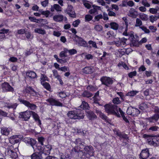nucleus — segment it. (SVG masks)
Listing matches in <instances>:
<instances>
[{"instance_id": "8fccbe9b", "label": "nucleus", "mask_w": 159, "mask_h": 159, "mask_svg": "<svg viewBox=\"0 0 159 159\" xmlns=\"http://www.w3.org/2000/svg\"><path fill=\"white\" fill-rule=\"evenodd\" d=\"M17 106V104L16 103H14L11 104L7 105L6 106L8 108H12L14 110L16 109Z\"/></svg>"}, {"instance_id": "cd10ccee", "label": "nucleus", "mask_w": 159, "mask_h": 159, "mask_svg": "<svg viewBox=\"0 0 159 159\" xmlns=\"http://www.w3.org/2000/svg\"><path fill=\"white\" fill-rule=\"evenodd\" d=\"M100 7L98 6H93V8L89 11L90 14H96L97 13V10L100 9Z\"/></svg>"}, {"instance_id": "6e6552de", "label": "nucleus", "mask_w": 159, "mask_h": 159, "mask_svg": "<svg viewBox=\"0 0 159 159\" xmlns=\"http://www.w3.org/2000/svg\"><path fill=\"white\" fill-rule=\"evenodd\" d=\"M46 101L49 103V105L51 106L59 107H62L63 106L62 103L53 98H49L47 99Z\"/></svg>"}, {"instance_id": "69168bd1", "label": "nucleus", "mask_w": 159, "mask_h": 159, "mask_svg": "<svg viewBox=\"0 0 159 159\" xmlns=\"http://www.w3.org/2000/svg\"><path fill=\"white\" fill-rule=\"evenodd\" d=\"M149 28L151 30V32L153 33L155 32L157 30L156 27L152 25L149 26Z\"/></svg>"}, {"instance_id": "aec40b11", "label": "nucleus", "mask_w": 159, "mask_h": 159, "mask_svg": "<svg viewBox=\"0 0 159 159\" xmlns=\"http://www.w3.org/2000/svg\"><path fill=\"white\" fill-rule=\"evenodd\" d=\"M63 19V16L61 14L55 15L53 16V20L57 22H60L62 21Z\"/></svg>"}, {"instance_id": "5701e85b", "label": "nucleus", "mask_w": 159, "mask_h": 159, "mask_svg": "<svg viewBox=\"0 0 159 159\" xmlns=\"http://www.w3.org/2000/svg\"><path fill=\"white\" fill-rule=\"evenodd\" d=\"M11 131V129L9 128L4 127L1 128V133L3 135H8Z\"/></svg>"}, {"instance_id": "bf43d9fd", "label": "nucleus", "mask_w": 159, "mask_h": 159, "mask_svg": "<svg viewBox=\"0 0 159 159\" xmlns=\"http://www.w3.org/2000/svg\"><path fill=\"white\" fill-rule=\"evenodd\" d=\"M67 13L71 17H75L76 16L74 10L67 12Z\"/></svg>"}, {"instance_id": "49530a36", "label": "nucleus", "mask_w": 159, "mask_h": 159, "mask_svg": "<svg viewBox=\"0 0 159 159\" xmlns=\"http://www.w3.org/2000/svg\"><path fill=\"white\" fill-rule=\"evenodd\" d=\"M142 4L144 6L147 7H150V4L148 2L147 0H142L141 2Z\"/></svg>"}, {"instance_id": "0eeeda50", "label": "nucleus", "mask_w": 159, "mask_h": 159, "mask_svg": "<svg viewBox=\"0 0 159 159\" xmlns=\"http://www.w3.org/2000/svg\"><path fill=\"white\" fill-rule=\"evenodd\" d=\"M84 154L87 157L93 155V147L90 146H85L84 149Z\"/></svg>"}, {"instance_id": "c03bdc74", "label": "nucleus", "mask_w": 159, "mask_h": 159, "mask_svg": "<svg viewBox=\"0 0 159 159\" xmlns=\"http://www.w3.org/2000/svg\"><path fill=\"white\" fill-rule=\"evenodd\" d=\"M102 26L99 25H96L94 27V29L97 31H101L102 30Z\"/></svg>"}, {"instance_id": "4c0bfd02", "label": "nucleus", "mask_w": 159, "mask_h": 159, "mask_svg": "<svg viewBox=\"0 0 159 159\" xmlns=\"http://www.w3.org/2000/svg\"><path fill=\"white\" fill-rule=\"evenodd\" d=\"M80 107L81 108L83 109H88L89 107L88 104L84 101L82 102Z\"/></svg>"}, {"instance_id": "f8f14e48", "label": "nucleus", "mask_w": 159, "mask_h": 159, "mask_svg": "<svg viewBox=\"0 0 159 159\" xmlns=\"http://www.w3.org/2000/svg\"><path fill=\"white\" fill-rule=\"evenodd\" d=\"M2 87L3 91L4 92H11L14 91V89L7 82H5L2 84Z\"/></svg>"}, {"instance_id": "72a5a7b5", "label": "nucleus", "mask_w": 159, "mask_h": 159, "mask_svg": "<svg viewBox=\"0 0 159 159\" xmlns=\"http://www.w3.org/2000/svg\"><path fill=\"white\" fill-rule=\"evenodd\" d=\"M34 32L35 33L44 34H46V31L40 28H36L34 30Z\"/></svg>"}, {"instance_id": "c9c22d12", "label": "nucleus", "mask_w": 159, "mask_h": 159, "mask_svg": "<svg viewBox=\"0 0 159 159\" xmlns=\"http://www.w3.org/2000/svg\"><path fill=\"white\" fill-rule=\"evenodd\" d=\"M118 109L119 110V112L120 113V115H121V116L123 119L126 122L129 123V121L127 118L124 115V113L123 111L121 110L120 108H119ZM120 117V116L119 117Z\"/></svg>"}, {"instance_id": "338daca9", "label": "nucleus", "mask_w": 159, "mask_h": 159, "mask_svg": "<svg viewBox=\"0 0 159 159\" xmlns=\"http://www.w3.org/2000/svg\"><path fill=\"white\" fill-rule=\"evenodd\" d=\"M158 128V127L157 126H152L150 127L149 130L152 131H157Z\"/></svg>"}, {"instance_id": "09e8293b", "label": "nucleus", "mask_w": 159, "mask_h": 159, "mask_svg": "<svg viewBox=\"0 0 159 159\" xmlns=\"http://www.w3.org/2000/svg\"><path fill=\"white\" fill-rule=\"evenodd\" d=\"M83 95L84 97L89 98L92 96V95L88 91H85L83 93Z\"/></svg>"}, {"instance_id": "6ab92c4d", "label": "nucleus", "mask_w": 159, "mask_h": 159, "mask_svg": "<svg viewBox=\"0 0 159 159\" xmlns=\"http://www.w3.org/2000/svg\"><path fill=\"white\" fill-rule=\"evenodd\" d=\"M55 10L59 12L61 11V7L58 4H54L53 6H52L50 8V10L51 11L53 12Z\"/></svg>"}, {"instance_id": "423d86ee", "label": "nucleus", "mask_w": 159, "mask_h": 159, "mask_svg": "<svg viewBox=\"0 0 159 159\" xmlns=\"http://www.w3.org/2000/svg\"><path fill=\"white\" fill-rule=\"evenodd\" d=\"M73 40L76 42V44L79 46L86 47L87 43L83 39L77 35H74Z\"/></svg>"}, {"instance_id": "a18cd8bd", "label": "nucleus", "mask_w": 159, "mask_h": 159, "mask_svg": "<svg viewBox=\"0 0 159 159\" xmlns=\"http://www.w3.org/2000/svg\"><path fill=\"white\" fill-rule=\"evenodd\" d=\"M52 73L53 76H54L55 78L57 79H59L60 76L58 74L57 71L56 70H52Z\"/></svg>"}, {"instance_id": "052dcab7", "label": "nucleus", "mask_w": 159, "mask_h": 159, "mask_svg": "<svg viewBox=\"0 0 159 159\" xmlns=\"http://www.w3.org/2000/svg\"><path fill=\"white\" fill-rule=\"evenodd\" d=\"M58 95L61 98H64L66 97V95L65 93L63 92H61L58 93Z\"/></svg>"}, {"instance_id": "dca6fc26", "label": "nucleus", "mask_w": 159, "mask_h": 159, "mask_svg": "<svg viewBox=\"0 0 159 159\" xmlns=\"http://www.w3.org/2000/svg\"><path fill=\"white\" fill-rule=\"evenodd\" d=\"M27 92L29 93L31 95L36 96L39 94L38 93L35 91L32 87H29L27 89Z\"/></svg>"}, {"instance_id": "4be33fe9", "label": "nucleus", "mask_w": 159, "mask_h": 159, "mask_svg": "<svg viewBox=\"0 0 159 159\" xmlns=\"http://www.w3.org/2000/svg\"><path fill=\"white\" fill-rule=\"evenodd\" d=\"M87 116L90 120H93L97 118L95 114L92 111H89L87 112Z\"/></svg>"}, {"instance_id": "4468645a", "label": "nucleus", "mask_w": 159, "mask_h": 159, "mask_svg": "<svg viewBox=\"0 0 159 159\" xmlns=\"http://www.w3.org/2000/svg\"><path fill=\"white\" fill-rule=\"evenodd\" d=\"M149 156V149L146 148L143 150L140 154V158L141 159H147Z\"/></svg>"}, {"instance_id": "f704fd0d", "label": "nucleus", "mask_w": 159, "mask_h": 159, "mask_svg": "<svg viewBox=\"0 0 159 159\" xmlns=\"http://www.w3.org/2000/svg\"><path fill=\"white\" fill-rule=\"evenodd\" d=\"M41 84L47 90H49L51 89V87L49 84L47 82H41Z\"/></svg>"}, {"instance_id": "de8ad7c7", "label": "nucleus", "mask_w": 159, "mask_h": 159, "mask_svg": "<svg viewBox=\"0 0 159 159\" xmlns=\"http://www.w3.org/2000/svg\"><path fill=\"white\" fill-rule=\"evenodd\" d=\"M83 143H84L81 141V139L80 138H78L75 141V143L77 146H83Z\"/></svg>"}, {"instance_id": "e433bc0d", "label": "nucleus", "mask_w": 159, "mask_h": 159, "mask_svg": "<svg viewBox=\"0 0 159 159\" xmlns=\"http://www.w3.org/2000/svg\"><path fill=\"white\" fill-rule=\"evenodd\" d=\"M68 49L66 48H64V49L63 51H61L60 54L59 56L60 57H65L66 56V54L68 52Z\"/></svg>"}, {"instance_id": "e2e57ef3", "label": "nucleus", "mask_w": 159, "mask_h": 159, "mask_svg": "<svg viewBox=\"0 0 159 159\" xmlns=\"http://www.w3.org/2000/svg\"><path fill=\"white\" fill-rule=\"evenodd\" d=\"M137 74V72L136 71L131 72L128 74V76L130 78H132L133 76H135Z\"/></svg>"}, {"instance_id": "9b49d317", "label": "nucleus", "mask_w": 159, "mask_h": 159, "mask_svg": "<svg viewBox=\"0 0 159 159\" xmlns=\"http://www.w3.org/2000/svg\"><path fill=\"white\" fill-rule=\"evenodd\" d=\"M22 138L21 135H15L12 136L9 139L10 143L12 144L18 143Z\"/></svg>"}, {"instance_id": "1a4fd4ad", "label": "nucleus", "mask_w": 159, "mask_h": 159, "mask_svg": "<svg viewBox=\"0 0 159 159\" xmlns=\"http://www.w3.org/2000/svg\"><path fill=\"white\" fill-rule=\"evenodd\" d=\"M126 112L128 115L134 116H137L140 113V111L138 109L132 107H129Z\"/></svg>"}, {"instance_id": "a211bd4d", "label": "nucleus", "mask_w": 159, "mask_h": 159, "mask_svg": "<svg viewBox=\"0 0 159 159\" xmlns=\"http://www.w3.org/2000/svg\"><path fill=\"white\" fill-rule=\"evenodd\" d=\"M95 111L97 114L98 115H99L100 117L103 120H104L106 121H108V118L105 115L102 113L98 109H96Z\"/></svg>"}, {"instance_id": "a19ab883", "label": "nucleus", "mask_w": 159, "mask_h": 159, "mask_svg": "<svg viewBox=\"0 0 159 159\" xmlns=\"http://www.w3.org/2000/svg\"><path fill=\"white\" fill-rule=\"evenodd\" d=\"M149 12L153 14H157L158 13H157V11H159V8L157 7V8H150L149 10Z\"/></svg>"}, {"instance_id": "5fc2aeb1", "label": "nucleus", "mask_w": 159, "mask_h": 159, "mask_svg": "<svg viewBox=\"0 0 159 159\" xmlns=\"http://www.w3.org/2000/svg\"><path fill=\"white\" fill-rule=\"evenodd\" d=\"M113 102L115 104H118L120 103V101L118 97L114 98L112 100Z\"/></svg>"}, {"instance_id": "603ef678", "label": "nucleus", "mask_w": 159, "mask_h": 159, "mask_svg": "<svg viewBox=\"0 0 159 159\" xmlns=\"http://www.w3.org/2000/svg\"><path fill=\"white\" fill-rule=\"evenodd\" d=\"M67 52L69 53V54L70 55H73L77 53L76 50L74 49H72L70 50L68 49Z\"/></svg>"}, {"instance_id": "a878e982", "label": "nucleus", "mask_w": 159, "mask_h": 159, "mask_svg": "<svg viewBox=\"0 0 159 159\" xmlns=\"http://www.w3.org/2000/svg\"><path fill=\"white\" fill-rule=\"evenodd\" d=\"M159 118V116L158 114H155L151 117L149 118L148 120L149 122H154L157 121Z\"/></svg>"}, {"instance_id": "b1692460", "label": "nucleus", "mask_w": 159, "mask_h": 159, "mask_svg": "<svg viewBox=\"0 0 159 159\" xmlns=\"http://www.w3.org/2000/svg\"><path fill=\"white\" fill-rule=\"evenodd\" d=\"M158 19H159V13L156 15L150 16L149 17V20L152 23H153L154 21H156Z\"/></svg>"}, {"instance_id": "bb28decb", "label": "nucleus", "mask_w": 159, "mask_h": 159, "mask_svg": "<svg viewBox=\"0 0 159 159\" xmlns=\"http://www.w3.org/2000/svg\"><path fill=\"white\" fill-rule=\"evenodd\" d=\"M83 72L85 74H91L93 72V69L91 67H86L83 69Z\"/></svg>"}, {"instance_id": "864d4df0", "label": "nucleus", "mask_w": 159, "mask_h": 159, "mask_svg": "<svg viewBox=\"0 0 159 159\" xmlns=\"http://www.w3.org/2000/svg\"><path fill=\"white\" fill-rule=\"evenodd\" d=\"M80 22V20H79L78 19L73 21L72 25L75 27H77Z\"/></svg>"}, {"instance_id": "4d7b16f0", "label": "nucleus", "mask_w": 159, "mask_h": 159, "mask_svg": "<svg viewBox=\"0 0 159 159\" xmlns=\"http://www.w3.org/2000/svg\"><path fill=\"white\" fill-rule=\"evenodd\" d=\"M88 43L89 44L91 45L93 47L96 48H97V46L95 42L90 40L88 42Z\"/></svg>"}, {"instance_id": "3c124183", "label": "nucleus", "mask_w": 159, "mask_h": 159, "mask_svg": "<svg viewBox=\"0 0 159 159\" xmlns=\"http://www.w3.org/2000/svg\"><path fill=\"white\" fill-rule=\"evenodd\" d=\"M60 159H71V157L69 155L62 154L61 156Z\"/></svg>"}, {"instance_id": "393cba45", "label": "nucleus", "mask_w": 159, "mask_h": 159, "mask_svg": "<svg viewBox=\"0 0 159 159\" xmlns=\"http://www.w3.org/2000/svg\"><path fill=\"white\" fill-rule=\"evenodd\" d=\"M31 115H32L33 118L35 120V121L38 122L39 125H41V122L38 114L34 112L31 111Z\"/></svg>"}, {"instance_id": "6e6d98bb", "label": "nucleus", "mask_w": 159, "mask_h": 159, "mask_svg": "<svg viewBox=\"0 0 159 159\" xmlns=\"http://www.w3.org/2000/svg\"><path fill=\"white\" fill-rule=\"evenodd\" d=\"M140 28L144 32L147 34H149L150 33V31L149 30L147 29V28L144 26L140 27Z\"/></svg>"}, {"instance_id": "c756f323", "label": "nucleus", "mask_w": 159, "mask_h": 159, "mask_svg": "<svg viewBox=\"0 0 159 159\" xmlns=\"http://www.w3.org/2000/svg\"><path fill=\"white\" fill-rule=\"evenodd\" d=\"M116 134L118 136L120 137V140L121 139H128L127 135L125 134L122 133L120 132H117Z\"/></svg>"}, {"instance_id": "680f3d73", "label": "nucleus", "mask_w": 159, "mask_h": 159, "mask_svg": "<svg viewBox=\"0 0 159 159\" xmlns=\"http://www.w3.org/2000/svg\"><path fill=\"white\" fill-rule=\"evenodd\" d=\"M48 4V0H45L41 2V4L43 7H45Z\"/></svg>"}, {"instance_id": "13d9d810", "label": "nucleus", "mask_w": 159, "mask_h": 159, "mask_svg": "<svg viewBox=\"0 0 159 159\" xmlns=\"http://www.w3.org/2000/svg\"><path fill=\"white\" fill-rule=\"evenodd\" d=\"M85 18L86 21H89L92 20L93 17L89 15H87L85 16Z\"/></svg>"}, {"instance_id": "ea45409f", "label": "nucleus", "mask_w": 159, "mask_h": 159, "mask_svg": "<svg viewBox=\"0 0 159 159\" xmlns=\"http://www.w3.org/2000/svg\"><path fill=\"white\" fill-rule=\"evenodd\" d=\"M128 27L126 26V28L125 29V30L124 31V32L123 33V34L125 36H129L130 37H132L133 35V34L132 33H130L129 32H127L128 31Z\"/></svg>"}, {"instance_id": "58836bf2", "label": "nucleus", "mask_w": 159, "mask_h": 159, "mask_svg": "<svg viewBox=\"0 0 159 159\" xmlns=\"http://www.w3.org/2000/svg\"><path fill=\"white\" fill-rule=\"evenodd\" d=\"M48 81V77L44 75L41 74L40 76L41 83V82H44V81Z\"/></svg>"}, {"instance_id": "412c9836", "label": "nucleus", "mask_w": 159, "mask_h": 159, "mask_svg": "<svg viewBox=\"0 0 159 159\" xmlns=\"http://www.w3.org/2000/svg\"><path fill=\"white\" fill-rule=\"evenodd\" d=\"M7 153L8 155L13 159H16L17 157L16 153L11 149L8 150Z\"/></svg>"}, {"instance_id": "0e129e2a", "label": "nucleus", "mask_w": 159, "mask_h": 159, "mask_svg": "<svg viewBox=\"0 0 159 159\" xmlns=\"http://www.w3.org/2000/svg\"><path fill=\"white\" fill-rule=\"evenodd\" d=\"M83 3L85 7L88 9H89L91 7L90 4L88 3L87 1H83Z\"/></svg>"}, {"instance_id": "f257e3e1", "label": "nucleus", "mask_w": 159, "mask_h": 159, "mask_svg": "<svg viewBox=\"0 0 159 159\" xmlns=\"http://www.w3.org/2000/svg\"><path fill=\"white\" fill-rule=\"evenodd\" d=\"M68 116L71 119H83L84 116L83 111L80 109H76L72 111H70L67 113Z\"/></svg>"}, {"instance_id": "37998d69", "label": "nucleus", "mask_w": 159, "mask_h": 159, "mask_svg": "<svg viewBox=\"0 0 159 159\" xmlns=\"http://www.w3.org/2000/svg\"><path fill=\"white\" fill-rule=\"evenodd\" d=\"M142 25V22L141 20L139 18H137L136 19V24L135 26L136 27H140Z\"/></svg>"}, {"instance_id": "774afa93", "label": "nucleus", "mask_w": 159, "mask_h": 159, "mask_svg": "<svg viewBox=\"0 0 159 159\" xmlns=\"http://www.w3.org/2000/svg\"><path fill=\"white\" fill-rule=\"evenodd\" d=\"M140 17L141 19L143 20H147L148 19L147 16L144 14L140 15Z\"/></svg>"}, {"instance_id": "2eb2a0df", "label": "nucleus", "mask_w": 159, "mask_h": 159, "mask_svg": "<svg viewBox=\"0 0 159 159\" xmlns=\"http://www.w3.org/2000/svg\"><path fill=\"white\" fill-rule=\"evenodd\" d=\"M157 138H153L147 139V142L150 145L157 146Z\"/></svg>"}, {"instance_id": "2f4dec72", "label": "nucleus", "mask_w": 159, "mask_h": 159, "mask_svg": "<svg viewBox=\"0 0 159 159\" xmlns=\"http://www.w3.org/2000/svg\"><path fill=\"white\" fill-rule=\"evenodd\" d=\"M139 93V91L136 90H133L129 92L126 94V96L134 97L135 96L137 93Z\"/></svg>"}, {"instance_id": "f3484780", "label": "nucleus", "mask_w": 159, "mask_h": 159, "mask_svg": "<svg viewBox=\"0 0 159 159\" xmlns=\"http://www.w3.org/2000/svg\"><path fill=\"white\" fill-rule=\"evenodd\" d=\"M128 16L133 18H136L138 15L137 11L134 8H131L129 11Z\"/></svg>"}, {"instance_id": "20e7f679", "label": "nucleus", "mask_w": 159, "mask_h": 159, "mask_svg": "<svg viewBox=\"0 0 159 159\" xmlns=\"http://www.w3.org/2000/svg\"><path fill=\"white\" fill-rule=\"evenodd\" d=\"M18 100L22 104L30 108L31 110H34L36 109L37 106L35 104L30 103L29 102L22 99L20 98L18 99Z\"/></svg>"}, {"instance_id": "f03ea898", "label": "nucleus", "mask_w": 159, "mask_h": 159, "mask_svg": "<svg viewBox=\"0 0 159 159\" xmlns=\"http://www.w3.org/2000/svg\"><path fill=\"white\" fill-rule=\"evenodd\" d=\"M105 111L109 114L115 115L117 117L120 116V114L118 109L119 107L116 105L107 104L105 106Z\"/></svg>"}, {"instance_id": "7ed1b4c3", "label": "nucleus", "mask_w": 159, "mask_h": 159, "mask_svg": "<svg viewBox=\"0 0 159 159\" xmlns=\"http://www.w3.org/2000/svg\"><path fill=\"white\" fill-rule=\"evenodd\" d=\"M51 149L52 147L50 145L43 146V147L39 144L36 145V150L40 151L42 154H43L45 156L48 155L50 154Z\"/></svg>"}, {"instance_id": "79ce46f5", "label": "nucleus", "mask_w": 159, "mask_h": 159, "mask_svg": "<svg viewBox=\"0 0 159 159\" xmlns=\"http://www.w3.org/2000/svg\"><path fill=\"white\" fill-rule=\"evenodd\" d=\"M148 107L147 104L145 103H142L139 106V108L142 110L145 109Z\"/></svg>"}, {"instance_id": "39448f33", "label": "nucleus", "mask_w": 159, "mask_h": 159, "mask_svg": "<svg viewBox=\"0 0 159 159\" xmlns=\"http://www.w3.org/2000/svg\"><path fill=\"white\" fill-rule=\"evenodd\" d=\"M100 80L102 82V84L108 87H109L110 85L112 84L113 82V81L111 78L106 76L102 77L100 79Z\"/></svg>"}, {"instance_id": "c85d7f7f", "label": "nucleus", "mask_w": 159, "mask_h": 159, "mask_svg": "<svg viewBox=\"0 0 159 159\" xmlns=\"http://www.w3.org/2000/svg\"><path fill=\"white\" fill-rule=\"evenodd\" d=\"M36 143V141L35 139L30 138L28 144L30 145L34 149V150H36V147L35 148L34 146Z\"/></svg>"}, {"instance_id": "ddd939ff", "label": "nucleus", "mask_w": 159, "mask_h": 159, "mask_svg": "<svg viewBox=\"0 0 159 159\" xmlns=\"http://www.w3.org/2000/svg\"><path fill=\"white\" fill-rule=\"evenodd\" d=\"M34 152L30 155L31 159H42L43 156L40 151L34 150Z\"/></svg>"}, {"instance_id": "9d476101", "label": "nucleus", "mask_w": 159, "mask_h": 159, "mask_svg": "<svg viewBox=\"0 0 159 159\" xmlns=\"http://www.w3.org/2000/svg\"><path fill=\"white\" fill-rule=\"evenodd\" d=\"M31 111H26L20 113L19 117L25 121L28 120L31 116Z\"/></svg>"}, {"instance_id": "473e14b6", "label": "nucleus", "mask_w": 159, "mask_h": 159, "mask_svg": "<svg viewBox=\"0 0 159 159\" xmlns=\"http://www.w3.org/2000/svg\"><path fill=\"white\" fill-rule=\"evenodd\" d=\"M110 25L111 29L114 30H117L118 28L119 25L116 22H111L110 23Z\"/></svg>"}, {"instance_id": "7c9ffc66", "label": "nucleus", "mask_w": 159, "mask_h": 159, "mask_svg": "<svg viewBox=\"0 0 159 159\" xmlns=\"http://www.w3.org/2000/svg\"><path fill=\"white\" fill-rule=\"evenodd\" d=\"M26 75L32 79H34L36 78V74L34 71H30L27 72Z\"/></svg>"}]
</instances>
